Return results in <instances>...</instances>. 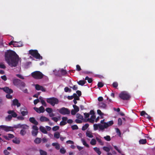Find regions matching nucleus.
I'll return each mask as SVG.
<instances>
[{
    "label": "nucleus",
    "instance_id": "nucleus-36",
    "mask_svg": "<svg viewBox=\"0 0 155 155\" xmlns=\"http://www.w3.org/2000/svg\"><path fill=\"white\" fill-rule=\"evenodd\" d=\"M12 141L14 143L17 144L19 143L20 142V140L16 138L13 139Z\"/></svg>",
    "mask_w": 155,
    "mask_h": 155
},
{
    "label": "nucleus",
    "instance_id": "nucleus-14",
    "mask_svg": "<svg viewBox=\"0 0 155 155\" xmlns=\"http://www.w3.org/2000/svg\"><path fill=\"white\" fill-rule=\"evenodd\" d=\"M8 113L9 114H11L12 117H17V114L13 110H9L8 111Z\"/></svg>",
    "mask_w": 155,
    "mask_h": 155
},
{
    "label": "nucleus",
    "instance_id": "nucleus-18",
    "mask_svg": "<svg viewBox=\"0 0 155 155\" xmlns=\"http://www.w3.org/2000/svg\"><path fill=\"white\" fill-rule=\"evenodd\" d=\"M22 45V43L21 42L15 41V44H14V46L15 47H21Z\"/></svg>",
    "mask_w": 155,
    "mask_h": 155
},
{
    "label": "nucleus",
    "instance_id": "nucleus-16",
    "mask_svg": "<svg viewBox=\"0 0 155 155\" xmlns=\"http://www.w3.org/2000/svg\"><path fill=\"white\" fill-rule=\"evenodd\" d=\"M21 81L18 79H15L13 80V83L15 85L18 86L21 83Z\"/></svg>",
    "mask_w": 155,
    "mask_h": 155
},
{
    "label": "nucleus",
    "instance_id": "nucleus-53",
    "mask_svg": "<svg viewBox=\"0 0 155 155\" xmlns=\"http://www.w3.org/2000/svg\"><path fill=\"white\" fill-rule=\"evenodd\" d=\"M118 84L117 82H114L113 84V86L114 87H116L118 86Z\"/></svg>",
    "mask_w": 155,
    "mask_h": 155
},
{
    "label": "nucleus",
    "instance_id": "nucleus-11",
    "mask_svg": "<svg viewBox=\"0 0 155 155\" xmlns=\"http://www.w3.org/2000/svg\"><path fill=\"white\" fill-rule=\"evenodd\" d=\"M34 109L36 112L39 113H43L45 110L44 108L42 106H41L39 108L35 107Z\"/></svg>",
    "mask_w": 155,
    "mask_h": 155
},
{
    "label": "nucleus",
    "instance_id": "nucleus-7",
    "mask_svg": "<svg viewBox=\"0 0 155 155\" xmlns=\"http://www.w3.org/2000/svg\"><path fill=\"white\" fill-rule=\"evenodd\" d=\"M57 110L62 114L65 115L70 114V111L68 109L64 107L61 108V109H57Z\"/></svg>",
    "mask_w": 155,
    "mask_h": 155
},
{
    "label": "nucleus",
    "instance_id": "nucleus-23",
    "mask_svg": "<svg viewBox=\"0 0 155 155\" xmlns=\"http://www.w3.org/2000/svg\"><path fill=\"white\" fill-rule=\"evenodd\" d=\"M52 145L55 147V148L57 150H59L60 149V145L58 143H52Z\"/></svg>",
    "mask_w": 155,
    "mask_h": 155
},
{
    "label": "nucleus",
    "instance_id": "nucleus-57",
    "mask_svg": "<svg viewBox=\"0 0 155 155\" xmlns=\"http://www.w3.org/2000/svg\"><path fill=\"white\" fill-rule=\"evenodd\" d=\"M67 124V122H64V121H63L62 120L61 121L60 123V124L61 125L63 126L64 125Z\"/></svg>",
    "mask_w": 155,
    "mask_h": 155
},
{
    "label": "nucleus",
    "instance_id": "nucleus-49",
    "mask_svg": "<svg viewBox=\"0 0 155 155\" xmlns=\"http://www.w3.org/2000/svg\"><path fill=\"white\" fill-rule=\"evenodd\" d=\"M60 152L61 153L64 154L65 153L66 150L64 148H62L60 149Z\"/></svg>",
    "mask_w": 155,
    "mask_h": 155
},
{
    "label": "nucleus",
    "instance_id": "nucleus-40",
    "mask_svg": "<svg viewBox=\"0 0 155 155\" xmlns=\"http://www.w3.org/2000/svg\"><path fill=\"white\" fill-rule=\"evenodd\" d=\"M26 133V132L25 130L22 129L20 132V134L22 136H24Z\"/></svg>",
    "mask_w": 155,
    "mask_h": 155
},
{
    "label": "nucleus",
    "instance_id": "nucleus-64",
    "mask_svg": "<svg viewBox=\"0 0 155 155\" xmlns=\"http://www.w3.org/2000/svg\"><path fill=\"white\" fill-rule=\"evenodd\" d=\"M9 139L12 138L14 137L13 135L11 134H8Z\"/></svg>",
    "mask_w": 155,
    "mask_h": 155
},
{
    "label": "nucleus",
    "instance_id": "nucleus-34",
    "mask_svg": "<svg viewBox=\"0 0 155 155\" xmlns=\"http://www.w3.org/2000/svg\"><path fill=\"white\" fill-rule=\"evenodd\" d=\"M29 127L26 124H22L21 128L22 129L26 130L28 129Z\"/></svg>",
    "mask_w": 155,
    "mask_h": 155
},
{
    "label": "nucleus",
    "instance_id": "nucleus-8",
    "mask_svg": "<svg viewBox=\"0 0 155 155\" xmlns=\"http://www.w3.org/2000/svg\"><path fill=\"white\" fill-rule=\"evenodd\" d=\"M32 130L31 132L32 135L34 136H37L38 132V128L35 125H33L32 127Z\"/></svg>",
    "mask_w": 155,
    "mask_h": 155
},
{
    "label": "nucleus",
    "instance_id": "nucleus-9",
    "mask_svg": "<svg viewBox=\"0 0 155 155\" xmlns=\"http://www.w3.org/2000/svg\"><path fill=\"white\" fill-rule=\"evenodd\" d=\"M74 109L71 110V114L72 115H74L79 110V108L78 106L75 105H73Z\"/></svg>",
    "mask_w": 155,
    "mask_h": 155
},
{
    "label": "nucleus",
    "instance_id": "nucleus-21",
    "mask_svg": "<svg viewBox=\"0 0 155 155\" xmlns=\"http://www.w3.org/2000/svg\"><path fill=\"white\" fill-rule=\"evenodd\" d=\"M40 130L44 134H46L47 132L45 127L41 126L39 128Z\"/></svg>",
    "mask_w": 155,
    "mask_h": 155
},
{
    "label": "nucleus",
    "instance_id": "nucleus-50",
    "mask_svg": "<svg viewBox=\"0 0 155 155\" xmlns=\"http://www.w3.org/2000/svg\"><path fill=\"white\" fill-rule=\"evenodd\" d=\"M71 128L73 130H76L78 129V127L77 125H74L71 126Z\"/></svg>",
    "mask_w": 155,
    "mask_h": 155
},
{
    "label": "nucleus",
    "instance_id": "nucleus-13",
    "mask_svg": "<svg viewBox=\"0 0 155 155\" xmlns=\"http://www.w3.org/2000/svg\"><path fill=\"white\" fill-rule=\"evenodd\" d=\"M2 90H3L4 91L7 93H12L13 92L12 90L9 88L8 87H5L2 88Z\"/></svg>",
    "mask_w": 155,
    "mask_h": 155
},
{
    "label": "nucleus",
    "instance_id": "nucleus-48",
    "mask_svg": "<svg viewBox=\"0 0 155 155\" xmlns=\"http://www.w3.org/2000/svg\"><path fill=\"white\" fill-rule=\"evenodd\" d=\"M64 91L66 92H70L71 91V89H69L68 87H65L64 89Z\"/></svg>",
    "mask_w": 155,
    "mask_h": 155
},
{
    "label": "nucleus",
    "instance_id": "nucleus-58",
    "mask_svg": "<svg viewBox=\"0 0 155 155\" xmlns=\"http://www.w3.org/2000/svg\"><path fill=\"white\" fill-rule=\"evenodd\" d=\"M66 143L68 144H73L74 143V142L73 141L71 140H68L66 141Z\"/></svg>",
    "mask_w": 155,
    "mask_h": 155
},
{
    "label": "nucleus",
    "instance_id": "nucleus-38",
    "mask_svg": "<svg viewBox=\"0 0 155 155\" xmlns=\"http://www.w3.org/2000/svg\"><path fill=\"white\" fill-rule=\"evenodd\" d=\"M104 139L107 141H110L111 140V138L110 136L109 135L105 136L104 137Z\"/></svg>",
    "mask_w": 155,
    "mask_h": 155
},
{
    "label": "nucleus",
    "instance_id": "nucleus-2",
    "mask_svg": "<svg viewBox=\"0 0 155 155\" xmlns=\"http://www.w3.org/2000/svg\"><path fill=\"white\" fill-rule=\"evenodd\" d=\"M104 120H101V123L102 124H94V130H100L103 131L104 129L107 128L111 126L113 124V121H110L107 123L104 122Z\"/></svg>",
    "mask_w": 155,
    "mask_h": 155
},
{
    "label": "nucleus",
    "instance_id": "nucleus-44",
    "mask_svg": "<svg viewBox=\"0 0 155 155\" xmlns=\"http://www.w3.org/2000/svg\"><path fill=\"white\" fill-rule=\"evenodd\" d=\"M59 127L58 126H55L52 128V130L54 131H56L59 129Z\"/></svg>",
    "mask_w": 155,
    "mask_h": 155
},
{
    "label": "nucleus",
    "instance_id": "nucleus-39",
    "mask_svg": "<svg viewBox=\"0 0 155 155\" xmlns=\"http://www.w3.org/2000/svg\"><path fill=\"white\" fill-rule=\"evenodd\" d=\"M12 116L11 115H8L5 117V120L6 121H10L12 119Z\"/></svg>",
    "mask_w": 155,
    "mask_h": 155
},
{
    "label": "nucleus",
    "instance_id": "nucleus-10",
    "mask_svg": "<svg viewBox=\"0 0 155 155\" xmlns=\"http://www.w3.org/2000/svg\"><path fill=\"white\" fill-rule=\"evenodd\" d=\"M0 128H2L6 131H11L12 130V127H11L7 126L5 125L0 126Z\"/></svg>",
    "mask_w": 155,
    "mask_h": 155
},
{
    "label": "nucleus",
    "instance_id": "nucleus-3",
    "mask_svg": "<svg viewBox=\"0 0 155 155\" xmlns=\"http://www.w3.org/2000/svg\"><path fill=\"white\" fill-rule=\"evenodd\" d=\"M119 96L121 99L124 100H129L130 97L129 94L127 91H123L119 94Z\"/></svg>",
    "mask_w": 155,
    "mask_h": 155
},
{
    "label": "nucleus",
    "instance_id": "nucleus-31",
    "mask_svg": "<svg viewBox=\"0 0 155 155\" xmlns=\"http://www.w3.org/2000/svg\"><path fill=\"white\" fill-rule=\"evenodd\" d=\"M97 143L95 139H92L90 141V143L92 145H94L96 144Z\"/></svg>",
    "mask_w": 155,
    "mask_h": 155
},
{
    "label": "nucleus",
    "instance_id": "nucleus-15",
    "mask_svg": "<svg viewBox=\"0 0 155 155\" xmlns=\"http://www.w3.org/2000/svg\"><path fill=\"white\" fill-rule=\"evenodd\" d=\"M40 120L41 122H48L49 121V119L47 117L42 116L40 118Z\"/></svg>",
    "mask_w": 155,
    "mask_h": 155
},
{
    "label": "nucleus",
    "instance_id": "nucleus-59",
    "mask_svg": "<svg viewBox=\"0 0 155 155\" xmlns=\"http://www.w3.org/2000/svg\"><path fill=\"white\" fill-rule=\"evenodd\" d=\"M114 148L119 153H121V151L119 148L116 146H114Z\"/></svg>",
    "mask_w": 155,
    "mask_h": 155
},
{
    "label": "nucleus",
    "instance_id": "nucleus-45",
    "mask_svg": "<svg viewBox=\"0 0 155 155\" xmlns=\"http://www.w3.org/2000/svg\"><path fill=\"white\" fill-rule=\"evenodd\" d=\"M20 89H21V87H25V83L23 82H21V83H20Z\"/></svg>",
    "mask_w": 155,
    "mask_h": 155
},
{
    "label": "nucleus",
    "instance_id": "nucleus-27",
    "mask_svg": "<svg viewBox=\"0 0 155 155\" xmlns=\"http://www.w3.org/2000/svg\"><path fill=\"white\" fill-rule=\"evenodd\" d=\"M94 150L99 155H100L101 154V152L100 151L99 148L95 147L94 148Z\"/></svg>",
    "mask_w": 155,
    "mask_h": 155
},
{
    "label": "nucleus",
    "instance_id": "nucleus-61",
    "mask_svg": "<svg viewBox=\"0 0 155 155\" xmlns=\"http://www.w3.org/2000/svg\"><path fill=\"white\" fill-rule=\"evenodd\" d=\"M4 153L5 155H9V152L7 150H5L4 151Z\"/></svg>",
    "mask_w": 155,
    "mask_h": 155
},
{
    "label": "nucleus",
    "instance_id": "nucleus-24",
    "mask_svg": "<svg viewBox=\"0 0 155 155\" xmlns=\"http://www.w3.org/2000/svg\"><path fill=\"white\" fill-rule=\"evenodd\" d=\"M81 140L83 145L87 147H89V145L87 143L86 141L84 139L81 138Z\"/></svg>",
    "mask_w": 155,
    "mask_h": 155
},
{
    "label": "nucleus",
    "instance_id": "nucleus-6",
    "mask_svg": "<svg viewBox=\"0 0 155 155\" xmlns=\"http://www.w3.org/2000/svg\"><path fill=\"white\" fill-rule=\"evenodd\" d=\"M47 101L52 106H54L55 104H57L58 103V99L54 97L48 98L47 99Z\"/></svg>",
    "mask_w": 155,
    "mask_h": 155
},
{
    "label": "nucleus",
    "instance_id": "nucleus-55",
    "mask_svg": "<svg viewBox=\"0 0 155 155\" xmlns=\"http://www.w3.org/2000/svg\"><path fill=\"white\" fill-rule=\"evenodd\" d=\"M16 76L19 78L21 79H24V77L21 75L19 74H17L16 75Z\"/></svg>",
    "mask_w": 155,
    "mask_h": 155
},
{
    "label": "nucleus",
    "instance_id": "nucleus-37",
    "mask_svg": "<svg viewBox=\"0 0 155 155\" xmlns=\"http://www.w3.org/2000/svg\"><path fill=\"white\" fill-rule=\"evenodd\" d=\"M103 149L104 151L107 152H109L110 149V148L106 147H104Z\"/></svg>",
    "mask_w": 155,
    "mask_h": 155
},
{
    "label": "nucleus",
    "instance_id": "nucleus-17",
    "mask_svg": "<svg viewBox=\"0 0 155 155\" xmlns=\"http://www.w3.org/2000/svg\"><path fill=\"white\" fill-rule=\"evenodd\" d=\"M13 105H16L18 107L20 106V103L18 102V100L16 99H15L13 101Z\"/></svg>",
    "mask_w": 155,
    "mask_h": 155
},
{
    "label": "nucleus",
    "instance_id": "nucleus-1",
    "mask_svg": "<svg viewBox=\"0 0 155 155\" xmlns=\"http://www.w3.org/2000/svg\"><path fill=\"white\" fill-rule=\"evenodd\" d=\"M5 59L10 67H15L21 62V58L14 51L9 50L5 52Z\"/></svg>",
    "mask_w": 155,
    "mask_h": 155
},
{
    "label": "nucleus",
    "instance_id": "nucleus-12",
    "mask_svg": "<svg viewBox=\"0 0 155 155\" xmlns=\"http://www.w3.org/2000/svg\"><path fill=\"white\" fill-rule=\"evenodd\" d=\"M35 89L37 90H41L43 92H45V89L43 87L41 86H40L38 84H37L35 85Z\"/></svg>",
    "mask_w": 155,
    "mask_h": 155
},
{
    "label": "nucleus",
    "instance_id": "nucleus-54",
    "mask_svg": "<svg viewBox=\"0 0 155 155\" xmlns=\"http://www.w3.org/2000/svg\"><path fill=\"white\" fill-rule=\"evenodd\" d=\"M97 85L99 87H101L103 86L104 84L103 83L100 82L98 83Z\"/></svg>",
    "mask_w": 155,
    "mask_h": 155
},
{
    "label": "nucleus",
    "instance_id": "nucleus-33",
    "mask_svg": "<svg viewBox=\"0 0 155 155\" xmlns=\"http://www.w3.org/2000/svg\"><path fill=\"white\" fill-rule=\"evenodd\" d=\"M40 153L41 155H47V153L45 151L41 150H39Z\"/></svg>",
    "mask_w": 155,
    "mask_h": 155
},
{
    "label": "nucleus",
    "instance_id": "nucleus-4",
    "mask_svg": "<svg viewBox=\"0 0 155 155\" xmlns=\"http://www.w3.org/2000/svg\"><path fill=\"white\" fill-rule=\"evenodd\" d=\"M29 53L30 54L36 59H42V56H40V54L38 53V51L36 50H30L29 51Z\"/></svg>",
    "mask_w": 155,
    "mask_h": 155
},
{
    "label": "nucleus",
    "instance_id": "nucleus-47",
    "mask_svg": "<svg viewBox=\"0 0 155 155\" xmlns=\"http://www.w3.org/2000/svg\"><path fill=\"white\" fill-rule=\"evenodd\" d=\"M141 115V116H143L145 117H146V116H147V114L144 111H143L141 112L140 113Z\"/></svg>",
    "mask_w": 155,
    "mask_h": 155
},
{
    "label": "nucleus",
    "instance_id": "nucleus-29",
    "mask_svg": "<svg viewBox=\"0 0 155 155\" xmlns=\"http://www.w3.org/2000/svg\"><path fill=\"white\" fill-rule=\"evenodd\" d=\"M95 118V117L94 115V114L91 115V118L89 119L90 122L92 123H94Z\"/></svg>",
    "mask_w": 155,
    "mask_h": 155
},
{
    "label": "nucleus",
    "instance_id": "nucleus-42",
    "mask_svg": "<svg viewBox=\"0 0 155 155\" xmlns=\"http://www.w3.org/2000/svg\"><path fill=\"white\" fill-rule=\"evenodd\" d=\"M85 80H87L88 82L89 83H91L92 81V80L91 78H89L87 76L85 78Z\"/></svg>",
    "mask_w": 155,
    "mask_h": 155
},
{
    "label": "nucleus",
    "instance_id": "nucleus-32",
    "mask_svg": "<svg viewBox=\"0 0 155 155\" xmlns=\"http://www.w3.org/2000/svg\"><path fill=\"white\" fill-rule=\"evenodd\" d=\"M86 82L84 81L83 80H80L78 82V83L79 85H81V86H83L84 85V84H85Z\"/></svg>",
    "mask_w": 155,
    "mask_h": 155
},
{
    "label": "nucleus",
    "instance_id": "nucleus-60",
    "mask_svg": "<svg viewBox=\"0 0 155 155\" xmlns=\"http://www.w3.org/2000/svg\"><path fill=\"white\" fill-rule=\"evenodd\" d=\"M71 88H72L74 90H76L78 89V87L76 85H74L73 87H70Z\"/></svg>",
    "mask_w": 155,
    "mask_h": 155
},
{
    "label": "nucleus",
    "instance_id": "nucleus-19",
    "mask_svg": "<svg viewBox=\"0 0 155 155\" xmlns=\"http://www.w3.org/2000/svg\"><path fill=\"white\" fill-rule=\"evenodd\" d=\"M29 121L32 123L35 124V125H37L38 124V122L35 120L34 117H30L29 118Z\"/></svg>",
    "mask_w": 155,
    "mask_h": 155
},
{
    "label": "nucleus",
    "instance_id": "nucleus-56",
    "mask_svg": "<svg viewBox=\"0 0 155 155\" xmlns=\"http://www.w3.org/2000/svg\"><path fill=\"white\" fill-rule=\"evenodd\" d=\"M1 78L4 81H6L7 79V77L5 75L2 76Z\"/></svg>",
    "mask_w": 155,
    "mask_h": 155
},
{
    "label": "nucleus",
    "instance_id": "nucleus-35",
    "mask_svg": "<svg viewBox=\"0 0 155 155\" xmlns=\"http://www.w3.org/2000/svg\"><path fill=\"white\" fill-rule=\"evenodd\" d=\"M89 125L88 124H85L82 127V130H86L88 127Z\"/></svg>",
    "mask_w": 155,
    "mask_h": 155
},
{
    "label": "nucleus",
    "instance_id": "nucleus-22",
    "mask_svg": "<svg viewBox=\"0 0 155 155\" xmlns=\"http://www.w3.org/2000/svg\"><path fill=\"white\" fill-rule=\"evenodd\" d=\"M86 135L87 137L90 138H91L93 137L92 133L90 131H87L86 132Z\"/></svg>",
    "mask_w": 155,
    "mask_h": 155
},
{
    "label": "nucleus",
    "instance_id": "nucleus-41",
    "mask_svg": "<svg viewBox=\"0 0 155 155\" xmlns=\"http://www.w3.org/2000/svg\"><path fill=\"white\" fill-rule=\"evenodd\" d=\"M46 111L49 114L52 113V110L51 108H47L46 109Z\"/></svg>",
    "mask_w": 155,
    "mask_h": 155
},
{
    "label": "nucleus",
    "instance_id": "nucleus-51",
    "mask_svg": "<svg viewBox=\"0 0 155 155\" xmlns=\"http://www.w3.org/2000/svg\"><path fill=\"white\" fill-rule=\"evenodd\" d=\"M22 125V124H18L16 125L14 127L16 128H21Z\"/></svg>",
    "mask_w": 155,
    "mask_h": 155
},
{
    "label": "nucleus",
    "instance_id": "nucleus-26",
    "mask_svg": "<svg viewBox=\"0 0 155 155\" xmlns=\"http://www.w3.org/2000/svg\"><path fill=\"white\" fill-rule=\"evenodd\" d=\"M147 143V140L146 139H140L139 141V144H144Z\"/></svg>",
    "mask_w": 155,
    "mask_h": 155
},
{
    "label": "nucleus",
    "instance_id": "nucleus-20",
    "mask_svg": "<svg viewBox=\"0 0 155 155\" xmlns=\"http://www.w3.org/2000/svg\"><path fill=\"white\" fill-rule=\"evenodd\" d=\"M99 107L101 108H105L107 107V105L103 102H101L99 103Z\"/></svg>",
    "mask_w": 155,
    "mask_h": 155
},
{
    "label": "nucleus",
    "instance_id": "nucleus-63",
    "mask_svg": "<svg viewBox=\"0 0 155 155\" xmlns=\"http://www.w3.org/2000/svg\"><path fill=\"white\" fill-rule=\"evenodd\" d=\"M17 118L20 120H23L24 119V118L23 117L21 116H19L17 117Z\"/></svg>",
    "mask_w": 155,
    "mask_h": 155
},
{
    "label": "nucleus",
    "instance_id": "nucleus-5",
    "mask_svg": "<svg viewBox=\"0 0 155 155\" xmlns=\"http://www.w3.org/2000/svg\"><path fill=\"white\" fill-rule=\"evenodd\" d=\"M32 76L35 79H40L42 78L43 75L39 71H36L31 73Z\"/></svg>",
    "mask_w": 155,
    "mask_h": 155
},
{
    "label": "nucleus",
    "instance_id": "nucleus-28",
    "mask_svg": "<svg viewBox=\"0 0 155 155\" xmlns=\"http://www.w3.org/2000/svg\"><path fill=\"white\" fill-rule=\"evenodd\" d=\"M41 138L37 137L34 140V142L36 144H39L41 143Z\"/></svg>",
    "mask_w": 155,
    "mask_h": 155
},
{
    "label": "nucleus",
    "instance_id": "nucleus-30",
    "mask_svg": "<svg viewBox=\"0 0 155 155\" xmlns=\"http://www.w3.org/2000/svg\"><path fill=\"white\" fill-rule=\"evenodd\" d=\"M54 137L57 139H58L60 137V134L58 132H55L54 134Z\"/></svg>",
    "mask_w": 155,
    "mask_h": 155
},
{
    "label": "nucleus",
    "instance_id": "nucleus-62",
    "mask_svg": "<svg viewBox=\"0 0 155 155\" xmlns=\"http://www.w3.org/2000/svg\"><path fill=\"white\" fill-rule=\"evenodd\" d=\"M40 101V100L39 99H37L35 100L34 101V103L35 104H37L38 102Z\"/></svg>",
    "mask_w": 155,
    "mask_h": 155
},
{
    "label": "nucleus",
    "instance_id": "nucleus-52",
    "mask_svg": "<svg viewBox=\"0 0 155 155\" xmlns=\"http://www.w3.org/2000/svg\"><path fill=\"white\" fill-rule=\"evenodd\" d=\"M42 104L44 106L46 107L47 106L46 103L45 102V101L44 100H41V101Z\"/></svg>",
    "mask_w": 155,
    "mask_h": 155
},
{
    "label": "nucleus",
    "instance_id": "nucleus-43",
    "mask_svg": "<svg viewBox=\"0 0 155 155\" xmlns=\"http://www.w3.org/2000/svg\"><path fill=\"white\" fill-rule=\"evenodd\" d=\"M76 117L77 118L80 119H82L83 118V116L79 114H76Z\"/></svg>",
    "mask_w": 155,
    "mask_h": 155
},
{
    "label": "nucleus",
    "instance_id": "nucleus-46",
    "mask_svg": "<svg viewBox=\"0 0 155 155\" xmlns=\"http://www.w3.org/2000/svg\"><path fill=\"white\" fill-rule=\"evenodd\" d=\"M21 113L23 116H25L28 114V112L26 111H22L21 110Z\"/></svg>",
    "mask_w": 155,
    "mask_h": 155
},
{
    "label": "nucleus",
    "instance_id": "nucleus-25",
    "mask_svg": "<svg viewBox=\"0 0 155 155\" xmlns=\"http://www.w3.org/2000/svg\"><path fill=\"white\" fill-rule=\"evenodd\" d=\"M96 139L101 145H104V142L102 141L100 138L98 137H96Z\"/></svg>",
    "mask_w": 155,
    "mask_h": 155
}]
</instances>
